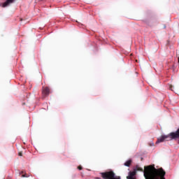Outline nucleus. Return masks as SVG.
<instances>
[{"mask_svg": "<svg viewBox=\"0 0 179 179\" xmlns=\"http://www.w3.org/2000/svg\"><path fill=\"white\" fill-rule=\"evenodd\" d=\"M50 94V88L48 87H45V88H43L42 90V96L43 98L47 97V96H49Z\"/></svg>", "mask_w": 179, "mask_h": 179, "instance_id": "3", "label": "nucleus"}, {"mask_svg": "<svg viewBox=\"0 0 179 179\" xmlns=\"http://www.w3.org/2000/svg\"><path fill=\"white\" fill-rule=\"evenodd\" d=\"M144 177L145 179H166V171L163 168L156 169L155 165L148 166L144 167Z\"/></svg>", "mask_w": 179, "mask_h": 179, "instance_id": "1", "label": "nucleus"}, {"mask_svg": "<svg viewBox=\"0 0 179 179\" xmlns=\"http://www.w3.org/2000/svg\"><path fill=\"white\" fill-rule=\"evenodd\" d=\"M136 170H137V171H143V169L138 166L136 167Z\"/></svg>", "mask_w": 179, "mask_h": 179, "instance_id": "6", "label": "nucleus"}, {"mask_svg": "<svg viewBox=\"0 0 179 179\" xmlns=\"http://www.w3.org/2000/svg\"><path fill=\"white\" fill-rule=\"evenodd\" d=\"M168 138H170V139H179V128L177 129V131L171 132L169 135L162 136L161 137L158 138L156 143H160L164 141H166V139H168Z\"/></svg>", "mask_w": 179, "mask_h": 179, "instance_id": "2", "label": "nucleus"}, {"mask_svg": "<svg viewBox=\"0 0 179 179\" xmlns=\"http://www.w3.org/2000/svg\"><path fill=\"white\" fill-rule=\"evenodd\" d=\"M178 64H179V57H178Z\"/></svg>", "mask_w": 179, "mask_h": 179, "instance_id": "12", "label": "nucleus"}, {"mask_svg": "<svg viewBox=\"0 0 179 179\" xmlns=\"http://www.w3.org/2000/svg\"><path fill=\"white\" fill-rule=\"evenodd\" d=\"M169 89H170V90H172V91H173V85H169Z\"/></svg>", "mask_w": 179, "mask_h": 179, "instance_id": "8", "label": "nucleus"}, {"mask_svg": "<svg viewBox=\"0 0 179 179\" xmlns=\"http://www.w3.org/2000/svg\"><path fill=\"white\" fill-rule=\"evenodd\" d=\"M18 155H19V156H23V154L22 153V152H20L18 153Z\"/></svg>", "mask_w": 179, "mask_h": 179, "instance_id": "10", "label": "nucleus"}, {"mask_svg": "<svg viewBox=\"0 0 179 179\" xmlns=\"http://www.w3.org/2000/svg\"><path fill=\"white\" fill-rule=\"evenodd\" d=\"M13 1H15V0H7L6 2H4L3 3L2 7L6 8V6H8V5H9V3H13Z\"/></svg>", "mask_w": 179, "mask_h": 179, "instance_id": "4", "label": "nucleus"}, {"mask_svg": "<svg viewBox=\"0 0 179 179\" xmlns=\"http://www.w3.org/2000/svg\"><path fill=\"white\" fill-rule=\"evenodd\" d=\"M78 170H82L83 168L81 166H78Z\"/></svg>", "mask_w": 179, "mask_h": 179, "instance_id": "9", "label": "nucleus"}, {"mask_svg": "<svg viewBox=\"0 0 179 179\" xmlns=\"http://www.w3.org/2000/svg\"><path fill=\"white\" fill-rule=\"evenodd\" d=\"M24 172V171H22L21 173L23 174Z\"/></svg>", "mask_w": 179, "mask_h": 179, "instance_id": "11", "label": "nucleus"}, {"mask_svg": "<svg viewBox=\"0 0 179 179\" xmlns=\"http://www.w3.org/2000/svg\"><path fill=\"white\" fill-rule=\"evenodd\" d=\"M131 163L132 160L129 159L124 163V166H126L127 167H129Z\"/></svg>", "mask_w": 179, "mask_h": 179, "instance_id": "5", "label": "nucleus"}, {"mask_svg": "<svg viewBox=\"0 0 179 179\" xmlns=\"http://www.w3.org/2000/svg\"><path fill=\"white\" fill-rule=\"evenodd\" d=\"M21 177H22V178H27V177H29V176H27V174L24 173V174H22L21 176Z\"/></svg>", "mask_w": 179, "mask_h": 179, "instance_id": "7", "label": "nucleus"}]
</instances>
